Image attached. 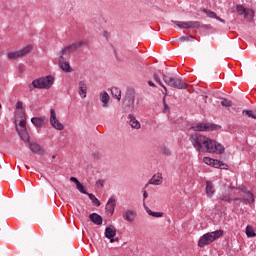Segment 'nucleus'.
I'll use <instances>...</instances> for the list:
<instances>
[{"instance_id":"dca6fc26","label":"nucleus","mask_w":256,"mask_h":256,"mask_svg":"<svg viewBox=\"0 0 256 256\" xmlns=\"http://www.w3.org/2000/svg\"><path fill=\"white\" fill-rule=\"evenodd\" d=\"M16 130L19 133L22 141H24L25 143H29V141H31V138L29 137V132L27 131V128L19 129L17 127Z\"/></svg>"},{"instance_id":"9d476101","label":"nucleus","mask_w":256,"mask_h":256,"mask_svg":"<svg viewBox=\"0 0 256 256\" xmlns=\"http://www.w3.org/2000/svg\"><path fill=\"white\" fill-rule=\"evenodd\" d=\"M163 183V176L161 173L154 174L152 178L145 185V188H148L149 185H161Z\"/></svg>"},{"instance_id":"c85d7f7f","label":"nucleus","mask_w":256,"mask_h":256,"mask_svg":"<svg viewBox=\"0 0 256 256\" xmlns=\"http://www.w3.org/2000/svg\"><path fill=\"white\" fill-rule=\"evenodd\" d=\"M126 99L132 104L135 103V91L129 90L126 94Z\"/></svg>"},{"instance_id":"8fccbe9b","label":"nucleus","mask_w":256,"mask_h":256,"mask_svg":"<svg viewBox=\"0 0 256 256\" xmlns=\"http://www.w3.org/2000/svg\"><path fill=\"white\" fill-rule=\"evenodd\" d=\"M115 242H119V238H110V243H115Z\"/></svg>"},{"instance_id":"9b49d317","label":"nucleus","mask_w":256,"mask_h":256,"mask_svg":"<svg viewBox=\"0 0 256 256\" xmlns=\"http://www.w3.org/2000/svg\"><path fill=\"white\" fill-rule=\"evenodd\" d=\"M117 205V199L115 197L109 198L107 204H106V211L110 213V215H113L115 213V206Z\"/></svg>"},{"instance_id":"7ed1b4c3","label":"nucleus","mask_w":256,"mask_h":256,"mask_svg":"<svg viewBox=\"0 0 256 256\" xmlns=\"http://www.w3.org/2000/svg\"><path fill=\"white\" fill-rule=\"evenodd\" d=\"M162 79L166 85L173 89H187V82L179 76L171 77L162 73Z\"/></svg>"},{"instance_id":"2f4dec72","label":"nucleus","mask_w":256,"mask_h":256,"mask_svg":"<svg viewBox=\"0 0 256 256\" xmlns=\"http://www.w3.org/2000/svg\"><path fill=\"white\" fill-rule=\"evenodd\" d=\"M242 115L250 117V119H255V110H243Z\"/></svg>"},{"instance_id":"58836bf2","label":"nucleus","mask_w":256,"mask_h":256,"mask_svg":"<svg viewBox=\"0 0 256 256\" xmlns=\"http://www.w3.org/2000/svg\"><path fill=\"white\" fill-rule=\"evenodd\" d=\"M204 163H206V165H212L213 163H215V159L209 158V157H204L203 159Z\"/></svg>"},{"instance_id":"79ce46f5","label":"nucleus","mask_w":256,"mask_h":256,"mask_svg":"<svg viewBox=\"0 0 256 256\" xmlns=\"http://www.w3.org/2000/svg\"><path fill=\"white\" fill-rule=\"evenodd\" d=\"M163 107H164V113H169L170 108L167 102L165 101V97L163 98Z\"/></svg>"},{"instance_id":"4c0bfd02","label":"nucleus","mask_w":256,"mask_h":256,"mask_svg":"<svg viewBox=\"0 0 256 256\" xmlns=\"http://www.w3.org/2000/svg\"><path fill=\"white\" fill-rule=\"evenodd\" d=\"M236 11L239 15H245L247 9L243 5H238Z\"/></svg>"},{"instance_id":"a878e982","label":"nucleus","mask_w":256,"mask_h":256,"mask_svg":"<svg viewBox=\"0 0 256 256\" xmlns=\"http://www.w3.org/2000/svg\"><path fill=\"white\" fill-rule=\"evenodd\" d=\"M144 207L146 210V213H148V215H151V217H163V212H153L151 211V209H149V207H146L145 203H144Z\"/></svg>"},{"instance_id":"4468645a","label":"nucleus","mask_w":256,"mask_h":256,"mask_svg":"<svg viewBox=\"0 0 256 256\" xmlns=\"http://www.w3.org/2000/svg\"><path fill=\"white\" fill-rule=\"evenodd\" d=\"M115 235H117V228H115V226L109 225L108 227H106L105 229L106 239H112L113 237H115Z\"/></svg>"},{"instance_id":"c756f323","label":"nucleus","mask_w":256,"mask_h":256,"mask_svg":"<svg viewBox=\"0 0 256 256\" xmlns=\"http://www.w3.org/2000/svg\"><path fill=\"white\" fill-rule=\"evenodd\" d=\"M160 153L166 157H171V150L167 146H160Z\"/></svg>"},{"instance_id":"b1692460","label":"nucleus","mask_w":256,"mask_h":256,"mask_svg":"<svg viewBox=\"0 0 256 256\" xmlns=\"http://www.w3.org/2000/svg\"><path fill=\"white\" fill-rule=\"evenodd\" d=\"M111 93H112V97H114V99L121 101V89H119L117 87H113V88H111Z\"/></svg>"},{"instance_id":"7c9ffc66","label":"nucleus","mask_w":256,"mask_h":256,"mask_svg":"<svg viewBox=\"0 0 256 256\" xmlns=\"http://www.w3.org/2000/svg\"><path fill=\"white\" fill-rule=\"evenodd\" d=\"M86 195H88L90 201H92V203L94 205H96V207H99L101 205V202L99 201V199H97V197H95V195L90 194V193H88Z\"/></svg>"},{"instance_id":"e433bc0d","label":"nucleus","mask_w":256,"mask_h":256,"mask_svg":"<svg viewBox=\"0 0 256 256\" xmlns=\"http://www.w3.org/2000/svg\"><path fill=\"white\" fill-rule=\"evenodd\" d=\"M193 39H195V37L193 35H189V36H182L178 39L179 43H183L185 41H193Z\"/></svg>"},{"instance_id":"0eeeda50","label":"nucleus","mask_w":256,"mask_h":256,"mask_svg":"<svg viewBox=\"0 0 256 256\" xmlns=\"http://www.w3.org/2000/svg\"><path fill=\"white\" fill-rule=\"evenodd\" d=\"M190 129L192 131H217V129H221V126L211 123H198L193 125Z\"/></svg>"},{"instance_id":"603ef678","label":"nucleus","mask_w":256,"mask_h":256,"mask_svg":"<svg viewBox=\"0 0 256 256\" xmlns=\"http://www.w3.org/2000/svg\"><path fill=\"white\" fill-rule=\"evenodd\" d=\"M148 85H149V87H156L155 83H153V81H148Z\"/></svg>"},{"instance_id":"f3484780","label":"nucleus","mask_w":256,"mask_h":256,"mask_svg":"<svg viewBox=\"0 0 256 256\" xmlns=\"http://www.w3.org/2000/svg\"><path fill=\"white\" fill-rule=\"evenodd\" d=\"M89 219L94 223V225H103V217L97 213L90 214Z\"/></svg>"},{"instance_id":"cd10ccee","label":"nucleus","mask_w":256,"mask_h":256,"mask_svg":"<svg viewBox=\"0 0 256 256\" xmlns=\"http://www.w3.org/2000/svg\"><path fill=\"white\" fill-rule=\"evenodd\" d=\"M244 17L247 19V21H251L253 17H255V12L252 9H246V12H244Z\"/></svg>"},{"instance_id":"5701e85b","label":"nucleus","mask_w":256,"mask_h":256,"mask_svg":"<svg viewBox=\"0 0 256 256\" xmlns=\"http://www.w3.org/2000/svg\"><path fill=\"white\" fill-rule=\"evenodd\" d=\"M153 79L154 81H156V83H158V85H160V87L164 88V95H167V87H165V85L163 84V82L161 81V78L159 77L158 73H154L153 74Z\"/></svg>"},{"instance_id":"3c124183","label":"nucleus","mask_w":256,"mask_h":256,"mask_svg":"<svg viewBox=\"0 0 256 256\" xmlns=\"http://www.w3.org/2000/svg\"><path fill=\"white\" fill-rule=\"evenodd\" d=\"M214 19H217V21H220L221 23H225V20L221 19V17H219L217 15Z\"/></svg>"},{"instance_id":"49530a36","label":"nucleus","mask_w":256,"mask_h":256,"mask_svg":"<svg viewBox=\"0 0 256 256\" xmlns=\"http://www.w3.org/2000/svg\"><path fill=\"white\" fill-rule=\"evenodd\" d=\"M16 109H23V102L18 101L15 105Z\"/></svg>"},{"instance_id":"1a4fd4ad","label":"nucleus","mask_w":256,"mask_h":256,"mask_svg":"<svg viewBox=\"0 0 256 256\" xmlns=\"http://www.w3.org/2000/svg\"><path fill=\"white\" fill-rule=\"evenodd\" d=\"M50 124L54 129H57V131H63L65 129L63 123L59 122V120L57 119V114L53 109L50 110Z\"/></svg>"},{"instance_id":"a211bd4d","label":"nucleus","mask_w":256,"mask_h":256,"mask_svg":"<svg viewBox=\"0 0 256 256\" xmlns=\"http://www.w3.org/2000/svg\"><path fill=\"white\" fill-rule=\"evenodd\" d=\"M78 93L82 99H85L87 97V84H85V81H80L79 82V90Z\"/></svg>"},{"instance_id":"c9c22d12","label":"nucleus","mask_w":256,"mask_h":256,"mask_svg":"<svg viewBox=\"0 0 256 256\" xmlns=\"http://www.w3.org/2000/svg\"><path fill=\"white\" fill-rule=\"evenodd\" d=\"M76 189H78L80 193H83V195H89V192H87V190L85 189V186H83L81 182L76 185Z\"/></svg>"},{"instance_id":"2eb2a0df","label":"nucleus","mask_w":256,"mask_h":256,"mask_svg":"<svg viewBox=\"0 0 256 256\" xmlns=\"http://www.w3.org/2000/svg\"><path fill=\"white\" fill-rule=\"evenodd\" d=\"M28 143H29V149H30V151H32V153H37L38 155H43L44 151H43V148H41V145H39L37 143H33L31 141H29Z\"/></svg>"},{"instance_id":"f8f14e48","label":"nucleus","mask_w":256,"mask_h":256,"mask_svg":"<svg viewBox=\"0 0 256 256\" xmlns=\"http://www.w3.org/2000/svg\"><path fill=\"white\" fill-rule=\"evenodd\" d=\"M137 217V212L135 210H126L123 214V218L125 221H128V223H133Z\"/></svg>"},{"instance_id":"a19ab883","label":"nucleus","mask_w":256,"mask_h":256,"mask_svg":"<svg viewBox=\"0 0 256 256\" xmlns=\"http://www.w3.org/2000/svg\"><path fill=\"white\" fill-rule=\"evenodd\" d=\"M212 167H214L215 169H221V161L214 160V162L212 163Z\"/></svg>"},{"instance_id":"f03ea898","label":"nucleus","mask_w":256,"mask_h":256,"mask_svg":"<svg viewBox=\"0 0 256 256\" xmlns=\"http://www.w3.org/2000/svg\"><path fill=\"white\" fill-rule=\"evenodd\" d=\"M53 83H55V78L51 75L46 77L38 78L32 81L29 84V90L33 91V89H51L53 87Z\"/></svg>"},{"instance_id":"bb28decb","label":"nucleus","mask_w":256,"mask_h":256,"mask_svg":"<svg viewBox=\"0 0 256 256\" xmlns=\"http://www.w3.org/2000/svg\"><path fill=\"white\" fill-rule=\"evenodd\" d=\"M31 123L35 127H43V118L34 117V118L31 119Z\"/></svg>"},{"instance_id":"a18cd8bd","label":"nucleus","mask_w":256,"mask_h":256,"mask_svg":"<svg viewBox=\"0 0 256 256\" xmlns=\"http://www.w3.org/2000/svg\"><path fill=\"white\" fill-rule=\"evenodd\" d=\"M103 185H105V181L104 180L96 181V187H103Z\"/></svg>"},{"instance_id":"4be33fe9","label":"nucleus","mask_w":256,"mask_h":256,"mask_svg":"<svg viewBox=\"0 0 256 256\" xmlns=\"http://www.w3.org/2000/svg\"><path fill=\"white\" fill-rule=\"evenodd\" d=\"M111 98L109 97V94L107 92H103L100 94V101L103 103V107L107 108L109 107V100Z\"/></svg>"},{"instance_id":"f257e3e1","label":"nucleus","mask_w":256,"mask_h":256,"mask_svg":"<svg viewBox=\"0 0 256 256\" xmlns=\"http://www.w3.org/2000/svg\"><path fill=\"white\" fill-rule=\"evenodd\" d=\"M190 141L198 153H215L216 155H223L225 153L224 145L203 134H191Z\"/></svg>"},{"instance_id":"412c9836","label":"nucleus","mask_w":256,"mask_h":256,"mask_svg":"<svg viewBox=\"0 0 256 256\" xmlns=\"http://www.w3.org/2000/svg\"><path fill=\"white\" fill-rule=\"evenodd\" d=\"M215 193V187H213V182L207 181L206 182V194L207 197L212 198Z\"/></svg>"},{"instance_id":"09e8293b","label":"nucleus","mask_w":256,"mask_h":256,"mask_svg":"<svg viewBox=\"0 0 256 256\" xmlns=\"http://www.w3.org/2000/svg\"><path fill=\"white\" fill-rule=\"evenodd\" d=\"M70 181H71L72 183H75V185H77L78 183H80V182L77 180V178H75V177H71V178H70Z\"/></svg>"},{"instance_id":"473e14b6","label":"nucleus","mask_w":256,"mask_h":256,"mask_svg":"<svg viewBox=\"0 0 256 256\" xmlns=\"http://www.w3.org/2000/svg\"><path fill=\"white\" fill-rule=\"evenodd\" d=\"M246 236L247 237H256V233H255V230H253V227L248 225L246 227Z\"/></svg>"},{"instance_id":"6e6552de","label":"nucleus","mask_w":256,"mask_h":256,"mask_svg":"<svg viewBox=\"0 0 256 256\" xmlns=\"http://www.w3.org/2000/svg\"><path fill=\"white\" fill-rule=\"evenodd\" d=\"M172 23H174V25L178 26L179 29H199L201 27V22H199V21L184 22V21L172 20Z\"/></svg>"},{"instance_id":"de8ad7c7","label":"nucleus","mask_w":256,"mask_h":256,"mask_svg":"<svg viewBox=\"0 0 256 256\" xmlns=\"http://www.w3.org/2000/svg\"><path fill=\"white\" fill-rule=\"evenodd\" d=\"M220 169H229V165H227V164L223 163V161H221Z\"/></svg>"},{"instance_id":"20e7f679","label":"nucleus","mask_w":256,"mask_h":256,"mask_svg":"<svg viewBox=\"0 0 256 256\" xmlns=\"http://www.w3.org/2000/svg\"><path fill=\"white\" fill-rule=\"evenodd\" d=\"M220 237H223V230H216L213 232H208L200 237L198 241V247H205V245H211L213 241H217Z\"/></svg>"},{"instance_id":"5fc2aeb1","label":"nucleus","mask_w":256,"mask_h":256,"mask_svg":"<svg viewBox=\"0 0 256 256\" xmlns=\"http://www.w3.org/2000/svg\"><path fill=\"white\" fill-rule=\"evenodd\" d=\"M57 157V154L52 155V159H55Z\"/></svg>"},{"instance_id":"393cba45","label":"nucleus","mask_w":256,"mask_h":256,"mask_svg":"<svg viewBox=\"0 0 256 256\" xmlns=\"http://www.w3.org/2000/svg\"><path fill=\"white\" fill-rule=\"evenodd\" d=\"M21 120L19 122V127L18 129H27V118L25 117V112H22L20 114Z\"/></svg>"},{"instance_id":"6e6d98bb","label":"nucleus","mask_w":256,"mask_h":256,"mask_svg":"<svg viewBox=\"0 0 256 256\" xmlns=\"http://www.w3.org/2000/svg\"><path fill=\"white\" fill-rule=\"evenodd\" d=\"M254 119H256V110H254Z\"/></svg>"},{"instance_id":"6ab92c4d","label":"nucleus","mask_w":256,"mask_h":256,"mask_svg":"<svg viewBox=\"0 0 256 256\" xmlns=\"http://www.w3.org/2000/svg\"><path fill=\"white\" fill-rule=\"evenodd\" d=\"M248 198H234V201H240V203H245V205H247V203H254L255 202V196L253 195V193L247 192Z\"/></svg>"},{"instance_id":"13d9d810","label":"nucleus","mask_w":256,"mask_h":256,"mask_svg":"<svg viewBox=\"0 0 256 256\" xmlns=\"http://www.w3.org/2000/svg\"><path fill=\"white\" fill-rule=\"evenodd\" d=\"M0 109H1V104H0Z\"/></svg>"},{"instance_id":"37998d69","label":"nucleus","mask_w":256,"mask_h":256,"mask_svg":"<svg viewBox=\"0 0 256 256\" xmlns=\"http://www.w3.org/2000/svg\"><path fill=\"white\" fill-rule=\"evenodd\" d=\"M235 189V191H241L242 193H249V191H247V188L245 186H240L239 188H232Z\"/></svg>"},{"instance_id":"ddd939ff","label":"nucleus","mask_w":256,"mask_h":256,"mask_svg":"<svg viewBox=\"0 0 256 256\" xmlns=\"http://www.w3.org/2000/svg\"><path fill=\"white\" fill-rule=\"evenodd\" d=\"M59 67L65 73H71L73 71V69H71V65L69 64V62L65 61V56H63V59L60 58Z\"/></svg>"},{"instance_id":"f704fd0d","label":"nucleus","mask_w":256,"mask_h":256,"mask_svg":"<svg viewBox=\"0 0 256 256\" xmlns=\"http://www.w3.org/2000/svg\"><path fill=\"white\" fill-rule=\"evenodd\" d=\"M202 12L205 13L210 19H215L217 17V14L211 10H207L206 8L202 9Z\"/></svg>"},{"instance_id":"864d4df0","label":"nucleus","mask_w":256,"mask_h":256,"mask_svg":"<svg viewBox=\"0 0 256 256\" xmlns=\"http://www.w3.org/2000/svg\"><path fill=\"white\" fill-rule=\"evenodd\" d=\"M202 27H203L204 29L209 28V26H208V25H203Z\"/></svg>"},{"instance_id":"4d7b16f0","label":"nucleus","mask_w":256,"mask_h":256,"mask_svg":"<svg viewBox=\"0 0 256 256\" xmlns=\"http://www.w3.org/2000/svg\"><path fill=\"white\" fill-rule=\"evenodd\" d=\"M26 169H29V166L25 165Z\"/></svg>"},{"instance_id":"72a5a7b5","label":"nucleus","mask_w":256,"mask_h":256,"mask_svg":"<svg viewBox=\"0 0 256 256\" xmlns=\"http://www.w3.org/2000/svg\"><path fill=\"white\" fill-rule=\"evenodd\" d=\"M221 105L222 107H233V102L226 98H221Z\"/></svg>"},{"instance_id":"c03bdc74","label":"nucleus","mask_w":256,"mask_h":256,"mask_svg":"<svg viewBox=\"0 0 256 256\" xmlns=\"http://www.w3.org/2000/svg\"><path fill=\"white\" fill-rule=\"evenodd\" d=\"M145 189H147V188H145V186H144V188L142 189L143 201H145V199H147V198L149 197V193H147V192L145 191Z\"/></svg>"},{"instance_id":"aec40b11","label":"nucleus","mask_w":256,"mask_h":256,"mask_svg":"<svg viewBox=\"0 0 256 256\" xmlns=\"http://www.w3.org/2000/svg\"><path fill=\"white\" fill-rule=\"evenodd\" d=\"M128 119H129V125L132 127V129H139L141 127V123L138 122L135 116L129 114Z\"/></svg>"},{"instance_id":"ea45409f","label":"nucleus","mask_w":256,"mask_h":256,"mask_svg":"<svg viewBox=\"0 0 256 256\" xmlns=\"http://www.w3.org/2000/svg\"><path fill=\"white\" fill-rule=\"evenodd\" d=\"M220 199H221V201H227L228 203H231V201H234L233 198H231V197H229L227 195L220 196Z\"/></svg>"},{"instance_id":"423d86ee","label":"nucleus","mask_w":256,"mask_h":256,"mask_svg":"<svg viewBox=\"0 0 256 256\" xmlns=\"http://www.w3.org/2000/svg\"><path fill=\"white\" fill-rule=\"evenodd\" d=\"M31 51H33V46L28 45L21 50L8 52L7 57H8V59H10V61H13L15 59H21L22 57L29 55V53H31Z\"/></svg>"},{"instance_id":"39448f33","label":"nucleus","mask_w":256,"mask_h":256,"mask_svg":"<svg viewBox=\"0 0 256 256\" xmlns=\"http://www.w3.org/2000/svg\"><path fill=\"white\" fill-rule=\"evenodd\" d=\"M87 45H89V42L87 41H78V42H74L72 44L67 45L59 52L60 59L63 60V57H65V55L75 53V51H79L81 47H87Z\"/></svg>"}]
</instances>
